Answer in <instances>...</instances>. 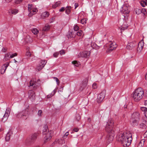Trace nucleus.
Segmentation results:
<instances>
[{"label": "nucleus", "instance_id": "obj_1", "mask_svg": "<svg viewBox=\"0 0 147 147\" xmlns=\"http://www.w3.org/2000/svg\"><path fill=\"white\" fill-rule=\"evenodd\" d=\"M117 139L123 144L124 146H128L131 144L132 140V134L129 132H123L117 136Z\"/></svg>", "mask_w": 147, "mask_h": 147}, {"label": "nucleus", "instance_id": "obj_2", "mask_svg": "<svg viewBox=\"0 0 147 147\" xmlns=\"http://www.w3.org/2000/svg\"><path fill=\"white\" fill-rule=\"evenodd\" d=\"M144 96L143 89L139 87L136 89L133 93L132 98L135 102H138L141 100Z\"/></svg>", "mask_w": 147, "mask_h": 147}, {"label": "nucleus", "instance_id": "obj_3", "mask_svg": "<svg viewBox=\"0 0 147 147\" xmlns=\"http://www.w3.org/2000/svg\"><path fill=\"white\" fill-rule=\"evenodd\" d=\"M29 114L28 109V108H26V109H25L18 112L16 114L17 118L20 119L22 118L24 119H26Z\"/></svg>", "mask_w": 147, "mask_h": 147}, {"label": "nucleus", "instance_id": "obj_4", "mask_svg": "<svg viewBox=\"0 0 147 147\" xmlns=\"http://www.w3.org/2000/svg\"><path fill=\"white\" fill-rule=\"evenodd\" d=\"M43 129L42 131V134L43 135H46V136L45 137V142H46L48 141L51 138L52 136V133H53V131H50L47 133V129H48L47 126L45 125L43 127Z\"/></svg>", "mask_w": 147, "mask_h": 147}, {"label": "nucleus", "instance_id": "obj_5", "mask_svg": "<svg viewBox=\"0 0 147 147\" xmlns=\"http://www.w3.org/2000/svg\"><path fill=\"white\" fill-rule=\"evenodd\" d=\"M114 123L113 120L111 119H109L105 127V130L107 132H113V131H115Z\"/></svg>", "mask_w": 147, "mask_h": 147}, {"label": "nucleus", "instance_id": "obj_6", "mask_svg": "<svg viewBox=\"0 0 147 147\" xmlns=\"http://www.w3.org/2000/svg\"><path fill=\"white\" fill-rule=\"evenodd\" d=\"M38 134L35 133L32 135L31 138L29 139H27L26 141V144L27 145H29L34 143L36 140Z\"/></svg>", "mask_w": 147, "mask_h": 147}, {"label": "nucleus", "instance_id": "obj_7", "mask_svg": "<svg viewBox=\"0 0 147 147\" xmlns=\"http://www.w3.org/2000/svg\"><path fill=\"white\" fill-rule=\"evenodd\" d=\"M107 132L108 134L107 135L106 140L108 142L110 143L113 140L114 137L115 136V131H113V132Z\"/></svg>", "mask_w": 147, "mask_h": 147}, {"label": "nucleus", "instance_id": "obj_8", "mask_svg": "<svg viewBox=\"0 0 147 147\" xmlns=\"http://www.w3.org/2000/svg\"><path fill=\"white\" fill-rule=\"evenodd\" d=\"M106 93V90L104 89L102 92L98 95L96 101L98 103L102 102L104 98Z\"/></svg>", "mask_w": 147, "mask_h": 147}, {"label": "nucleus", "instance_id": "obj_9", "mask_svg": "<svg viewBox=\"0 0 147 147\" xmlns=\"http://www.w3.org/2000/svg\"><path fill=\"white\" fill-rule=\"evenodd\" d=\"M137 44L138 43L135 41L128 42L126 46V48L128 50L133 49L137 45Z\"/></svg>", "mask_w": 147, "mask_h": 147}, {"label": "nucleus", "instance_id": "obj_10", "mask_svg": "<svg viewBox=\"0 0 147 147\" xmlns=\"http://www.w3.org/2000/svg\"><path fill=\"white\" fill-rule=\"evenodd\" d=\"M120 11L122 13L127 15L129 13L130 10L126 5H124L122 7L121 9H120Z\"/></svg>", "mask_w": 147, "mask_h": 147}, {"label": "nucleus", "instance_id": "obj_11", "mask_svg": "<svg viewBox=\"0 0 147 147\" xmlns=\"http://www.w3.org/2000/svg\"><path fill=\"white\" fill-rule=\"evenodd\" d=\"M117 46L115 42L111 43L108 49L107 52V53H110L113 50L115 49Z\"/></svg>", "mask_w": 147, "mask_h": 147}, {"label": "nucleus", "instance_id": "obj_12", "mask_svg": "<svg viewBox=\"0 0 147 147\" xmlns=\"http://www.w3.org/2000/svg\"><path fill=\"white\" fill-rule=\"evenodd\" d=\"M90 55V51H84L83 52H80L78 55L82 57L88 58L89 57Z\"/></svg>", "mask_w": 147, "mask_h": 147}, {"label": "nucleus", "instance_id": "obj_13", "mask_svg": "<svg viewBox=\"0 0 147 147\" xmlns=\"http://www.w3.org/2000/svg\"><path fill=\"white\" fill-rule=\"evenodd\" d=\"M29 97L32 99V100L35 99V95L34 92L32 90H30L28 92Z\"/></svg>", "mask_w": 147, "mask_h": 147}, {"label": "nucleus", "instance_id": "obj_14", "mask_svg": "<svg viewBox=\"0 0 147 147\" xmlns=\"http://www.w3.org/2000/svg\"><path fill=\"white\" fill-rule=\"evenodd\" d=\"M9 65V63L8 62H6L5 64L3 65L1 69V74H3L5 73L6 69Z\"/></svg>", "mask_w": 147, "mask_h": 147}, {"label": "nucleus", "instance_id": "obj_15", "mask_svg": "<svg viewBox=\"0 0 147 147\" xmlns=\"http://www.w3.org/2000/svg\"><path fill=\"white\" fill-rule=\"evenodd\" d=\"M131 118L139 120L140 118V113L138 112H136L133 113L132 115Z\"/></svg>", "mask_w": 147, "mask_h": 147}, {"label": "nucleus", "instance_id": "obj_16", "mask_svg": "<svg viewBox=\"0 0 147 147\" xmlns=\"http://www.w3.org/2000/svg\"><path fill=\"white\" fill-rule=\"evenodd\" d=\"M29 84V86H33L34 90H36L37 88V86L36 85V82L34 80H31Z\"/></svg>", "mask_w": 147, "mask_h": 147}, {"label": "nucleus", "instance_id": "obj_17", "mask_svg": "<svg viewBox=\"0 0 147 147\" xmlns=\"http://www.w3.org/2000/svg\"><path fill=\"white\" fill-rule=\"evenodd\" d=\"M138 120L134 119V118H131L130 119V121L132 125L134 126L136 125H138Z\"/></svg>", "mask_w": 147, "mask_h": 147}, {"label": "nucleus", "instance_id": "obj_18", "mask_svg": "<svg viewBox=\"0 0 147 147\" xmlns=\"http://www.w3.org/2000/svg\"><path fill=\"white\" fill-rule=\"evenodd\" d=\"M87 83L86 81H83L82 83L80 84V87L79 90L81 91L83 90L86 86Z\"/></svg>", "mask_w": 147, "mask_h": 147}, {"label": "nucleus", "instance_id": "obj_19", "mask_svg": "<svg viewBox=\"0 0 147 147\" xmlns=\"http://www.w3.org/2000/svg\"><path fill=\"white\" fill-rule=\"evenodd\" d=\"M143 47V45L142 44L141 42H139L137 49V51L138 52L140 53L142 50Z\"/></svg>", "mask_w": 147, "mask_h": 147}, {"label": "nucleus", "instance_id": "obj_20", "mask_svg": "<svg viewBox=\"0 0 147 147\" xmlns=\"http://www.w3.org/2000/svg\"><path fill=\"white\" fill-rule=\"evenodd\" d=\"M55 142L59 144H62L65 143V140L63 139L62 138L58 139H56Z\"/></svg>", "mask_w": 147, "mask_h": 147}, {"label": "nucleus", "instance_id": "obj_21", "mask_svg": "<svg viewBox=\"0 0 147 147\" xmlns=\"http://www.w3.org/2000/svg\"><path fill=\"white\" fill-rule=\"evenodd\" d=\"M75 32H71L69 31V34L67 35V37L68 38H72L74 37L75 36Z\"/></svg>", "mask_w": 147, "mask_h": 147}, {"label": "nucleus", "instance_id": "obj_22", "mask_svg": "<svg viewBox=\"0 0 147 147\" xmlns=\"http://www.w3.org/2000/svg\"><path fill=\"white\" fill-rule=\"evenodd\" d=\"M71 6H67L65 7V13L67 14H69L71 12Z\"/></svg>", "mask_w": 147, "mask_h": 147}, {"label": "nucleus", "instance_id": "obj_23", "mask_svg": "<svg viewBox=\"0 0 147 147\" xmlns=\"http://www.w3.org/2000/svg\"><path fill=\"white\" fill-rule=\"evenodd\" d=\"M49 15V13L45 11L41 15V18L44 19L45 18L48 17Z\"/></svg>", "mask_w": 147, "mask_h": 147}, {"label": "nucleus", "instance_id": "obj_24", "mask_svg": "<svg viewBox=\"0 0 147 147\" xmlns=\"http://www.w3.org/2000/svg\"><path fill=\"white\" fill-rule=\"evenodd\" d=\"M51 26L48 24H46L42 29V30L44 31H47L50 29Z\"/></svg>", "mask_w": 147, "mask_h": 147}, {"label": "nucleus", "instance_id": "obj_25", "mask_svg": "<svg viewBox=\"0 0 147 147\" xmlns=\"http://www.w3.org/2000/svg\"><path fill=\"white\" fill-rule=\"evenodd\" d=\"M12 134V133L11 132V131H10L8 132L6 134L5 137V140L6 141H8L9 140L10 138L11 134Z\"/></svg>", "mask_w": 147, "mask_h": 147}, {"label": "nucleus", "instance_id": "obj_26", "mask_svg": "<svg viewBox=\"0 0 147 147\" xmlns=\"http://www.w3.org/2000/svg\"><path fill=\"white\" fill-rule=\"evenodd\" d=\"M139 128L140 129L144 130L146 129V126L143 123H141L139 124Z\"/></svg>", "mask_w": 147, "mask_h": 147}, {"label": "nucleus", "instance_id": "obj_27", "mask_svg": "<svg viewBox=\"0 0 147 147\" xmlns=\"http://www.w3.org/2000/svg\"><path fill=\"white\" fill-rule=\"evenodd\" d=\"M145 140L144 139L142 140L139 143L138 147H143L144 145Z\"/></svg>", "mask_w": 147, "mask_h": 147}, {"label": "nucleus", "instance_id": "obj_28", "mask_svg": "<svg viewBox=\"0 0 147 147\" xmlns=\"http://www.w3.org/2000/svg\"><path fill=\"white\" fill-rule=\"evenodd\" d=\"M9 115L4 114L3 118H2V121L3 122H5L7 119Z\"/></svg>", "mask_w": 147, "mask_h": 147}, {"label": "nucleus", "instance_id": "obj_29", "mask_svg": "<svg viewBox=\"0 0 147 147\" xmlns=\"http://www.w3.org/2000/svg\"><path fill=\"white\" fill-rule=\"evenodd\" d=\"M61 3V1H57L55 3V4H54L52 5V7L53 8H55L59 6H60Z\"/></svg>", "mask_w": 147, "mask_h": 147}, {"label": "nucleus", "instance_id": "obj_30", "mask_svg": "<svg viewBox=\"0 0 147 147\" xmlns=\"http://www.w3.org/2000/svg\"><path fill=\"white\" fill-rule=\"evenodd\" d=\"M72 63L74 65L77 67L79 66L80 65V62L76 61H73Z\"/></svg>", "mask_w": 147, "mask_h": 147}, {"label": "nucleus", "instance_id": "obj_31", "mask_svg": "<svg viewBox=\"0 0 147 147\" xmlns=\"http://www.w3.org/2000/svg\"><path fill=\"white\" fill-rule=\"evenodd\" d=\"M47 62V61L45 60H41L39 64L41 66H43V67H44Z\"/></svg>", "mask_w": 147, "mask_h": 147}, {"label": "nucleus", "instance_id": "obj_32", "mask_svg": "<svg viewBox=\"0 0 147 147\" xmlns=\"http://www.w3.org/2000/svg\"><path fill=\"white\" fill-rule=\"evenodd\" d=\"M32 31L34 34H37L38 33V30L36 28L33 29L32 30Z\"/></svg>", "mask_w": 147, "mask_h": 147}, {"label": "nucleus", "instance_id": "obj_33", "mask_svg": "<svg viewBox=\"0 0 147 147\" xmlns=\"http://www.w3.org/2000/svg\"><path fill=\"white\" fill-rule=\"evenodd\" d=\"M43 66H41L39 64L36 67V71H39L40 70H41L44 67Z\"/></svg>", "mask_w": 147, "mask_h": 147}, {"label": "nucleus", "instance_id": "obj_34", "mask_svg": "<svg viewBox=\"0 0 147 147\" xmlns=\"http://www.w3.org/2000/svg\"><path fill=\"white\" fill-rule=\"evenodd\" d=\"M18 10L14 9L13 10H11L9 11V12L10 13V12L13 14H16L17 13H18Z\"/></svg>", "mask_w": 147, "mask_h": 147}, {"label": "nucleus", "instance_id": "obj_35", "mask_svg": "<svg viewBox=\"0 0 147 147\" xmlns=\"http://www.w3.org/2000/svg\"><path fill=\"white\" fill-rule=\"evenodd\" d=\"M81 117L79 114L77 115L74 119V121L78 122L80 119Z\"/></svg>", "mask_w": 147, "mask_h": 147}, {"label": "nucleus", "instance_id": "obj_36", "mask_svg": "<svg viewBox=\"0 0 147 147\" xmlns=\"http://www.w3.org/2000/svg\"><path fill=\"white\" fill-rule=\"evenodd\" d=\"M11 52H10L9 53H6L5 55V60L6 61L8 59H9V58H10V57H9V55H10L11 54Z\"/></svg>", "mask_w": 147, "mask_h": 147}, {"label": "nucleus", "instance_id": "obj_37", "mask_svg": "<svg viewBox=\"0 0 147 147\" xmlns=\"http://www.w3.org/2000/svg\"><path fill=\"white\" fill-rule=\"evenodd\" d=\"M10 111V109L9 108H7L5 112V114L8 115L9 116Z\"/></svg>", "mask_w": 147, "mask_h": 147}, {"label": "nucleus", "instance_id": "obj_38", "mask_svg": "<svg viewBox=\"0 0 147 147\" xmlns=\"http://www.w3.org/2000/svg\"><path fill=\"white\" fill-rule=\"evenodd\" d=\"M56 92V91L55 90H54L52 92V93L50 95H48L47 96V98H49L52 96L54 94H55Z\"/></svg>", "mask_w": 147, "mask_h": 147}, {"label": "nucleus", "instance_id": "obj_39", "mask_svg": "<svg viewBox=\"0 0 147 147\" xmlns=\"http://www.w3.org/2000/svg\"><path fill=\"white\" fill-rule=\"evenodd\" d=\"M75 35L77 34L78 36H81L82 34V32L81 30H80L77 32H75Z\"/></svg>", "mask_w": 147, "mask_h": 147}, {"label": "nucleus", "instance_id": "obj_40", "mask_svg": "<svg viewBox=\"0 0 147 147\" xmlns=\"http://www.w3.org/2000/svg\"><path fill=\"white\" fill-rule=\"evenodd\" d=\"M69 135V132H66L65 134V135L62 137V138L63 139H66L67 137V136Z\"/></svg>", "mask_w": 147, "mask_h": 147}, {"label": "nucleus", "instance_id": "obj_41", "mask_svg": "<svg viewBox=\"0 0 147 147\" xmlns=\"http://www.w3.org/2000/svg\"><path fill=\"white\" fill-rule=\"evenodd\" d=\"M31 53L28 50V51H27L26 53V56H27L28 57H30L31 56Z\"/></svg>", "mask_w": 147, "mask_h": 147}, {"label": "nucleus", "instance_id": "obj_42", "mask_svg": "<svg viewBox=\"0 0 147 147\" xmlns=\"http://www.w3.org/2000/svg\"><path fill=\"white\" fill-rule=\"evenodd\" d=\"M32 4H28V10L29 11H31L32 10V9H33L32 8Z\"/></svg>", "mask_w": 147, "mask_h": 147}, {"label": "nucleus", "instance_id": "obj_43", "mask_svg": "<svg viewBox=\"0 0 147 147\" xmlns=\"http://www.w3.org/2000/svg\"><path fill=\"white\" fill-rule=\"evenodd\" d=\"M142 12L141 9H136V13L137 14H139L141 13Z\"/></svg>", "mask_w": 147, "mask_h": 147}, {"label": "nucleus", "instance_id": "obj_44", "mask_svg": "<svg viewBox=\"0 0 147 147\" xmlns=\"http://www.w3.org/2000/svg\"><path fill=\"white\" fill-rule=\"evenodd\" d=\"M141 11H142L141 13H143L144 15H145L146 14L147 12L146 11V10L145 9L143 8L141 9Z\"/></svg>", "mask_w": 147, "mask_h": 147}, {"label": "nucleus", "instance_id": "obj_45", "mask_svg": "<svg viewBox=\"0 0 147 147\" xmlns=\"http://www.w3.org/2000/svg\"><path fill=\"white\" fill-rule=\"evenodd\" d=\"M141 109L142 111H144V113H145V111H147V108L146 107H141Z\"/></svg>", "mask_w": 147, "mask_h": 147}, {"label": "nucleus", "instance_id": "obj_46", "mask_svg": "<svg viewBox=\"0 0 147 147\" xmlns=\"http://www.w3.org/2000/svg\"><path fill=\"white\" fill-rule=\"evenodd\" d=\"M81 23L82 24H84L86 23V20L85 19H82L81 20Z\"/></svg>", "mask_w": 147, "mask_h": 147}, {"label": "nucleus", "instance_id": "obj_47", "mask_svg": "<svg viewBox=\"0 0 147 147\" xmlns=\"http://www.w3.org/2000/svg\"><path fill=\"white\" fill-rule=\"evenodd\" d=\"M79 29V27L77 25L75 26L74 28V30L75 31H78Z\"/></svg>", "mask_w": 147, "mask_h": 147}, {"label": "nucleus", "instance_id": "obj_48", "mask_svg": "<svg viewBox=\"0 0 147 147\" xmlns=\"http://www.w3.org/2000/svg\"><path fill=\"white\" fill-rule=\"evenodd\" d=\"M59 55V53L57 52L53 54V56L55 57H57Z\"/></svg>", "mask_w": 147, "mask_h": 147}, {"label": "nucleus", "instance_id": "obj_49", "mask_svg": "<svg viewBox=\"0 0 147 147\" xmlns=\"http://www.w3.org/2000/svg\"><path fill=\"white\" fill-rule=\"evenodd\" d=\"M32 10L31 11H32V13H34V14L38 11L36 9H32Z\"/></svg>", "mask_w": 147, "mask_h": 147}, {"label": "nucleus", "instance_id": "obj_50", "mask_svg": "<svg viewBox=\"0 0 147 147\" xmlns=\"http://www.w3.org/2000/svg\"><path fill=\"white\" fill-rule=\"evenodd\" d=\"M22 0H15V3L17 4H20L21 3Z\"/></svg>", "mask_w": 147, "mask_h": 147}, {"label": "nucleus", "instance_id": "obj_51", "mask_svg": "<svg viewBox=\"0 0 147 147\" xmlns=\"http://www.w3.org/2000/svg\"><path fill=\"white\" fill-rule=\"evenodd\" d=\"M29 36H27L26 37V38L25 39V40L26 41V42L28 43L30 42V41L29 40V39H28V38H30Z\"/></svg>", "mask_w": 147, "mask_h": 147}, {"label": "nucleus", "instance_id": "obj_52", "mask_svg": "<svg viewBox=\"0 0 147 147\" xmlns=\"http://www.w3.org/2000/svg\"><path fill=\"white\" fill-rule=\"evenodd\" d=\"M42 110H39L38 111V114L39 116H41L42 114Z\"/></svg>", "mask_w": 147, "mask_h": 147}, {"label": "nucleus", "instance_id": "obj_53", "mask_svg": "<svg viewBox=\"0 0 147 147\" xmlns=\"http://www.w3.org/2000/svg\"><path fill=\"white\" fill-rule=\"evenodd\" d=\"M17 55V53H15L14 54L10 55V58H11L15 56H16Z\"/></svg>", "mask_w": 147, "mask_h": 147}, {"label": "nucleus", "instance_id": "obj_54", "mask_svg": "<svg viewBox=\"0 0 147 147\" xmlns=\"http://www.w3.org/2000/svg\"><path fill=\"white\" fill-rule=\"evenodd\" d=\"M141 5L143 7H144L146 5V3L144 1H141Z\"/></svg>", "mask_w": 147, "mask_h": 147}, {"label": "nucleus", "instance_id": "obj_55", "mask_svg": "<svg viewBox=\"0 0 147 147\" xmlns=\"http://www.w3.org/2000/svg\"><path fill=\"white\" fill-rule=\"evenodd\" d=\"M65 52L64 50H61L60 51V55H62L65 54Z\"/></svg>", "mask_w": 147, "mask_h": 147}, {"label": "nucleus", "instance_id": "obj_56", "mask_svg": "<svg viewBox=\"0 0 147 147\" xmlns=\"http://www.w3.org/2000/svg\"><path fill=\"white\" fill-rule=\"evenodd\" d=\"M65 7H62L59 10V11L60 12H63L65 10Z\"/></svg>", "mask_w": 147, "mask_h": 147}, {"label": "nucleus", "instance_id": "obj_57", "mask_svg": "<svg viewBox=\"0 0 147 147\" xmlns=\"http://www.w3.org/2000/svg\"><path fill=\"white\" fill-rule=\"evenodd\" d=\"M92 87L94 89H96L97 88V84L96 83H94L93 84Z\"/></svg>", "mask_w": 147, "mask_h": 147}, {"label": "nucleus", "instance_id": "obj_58", "mask_svg": "<svg viewBox=\"0 0 147 147\" xmlns=\"http://www.w3.org/2000/svg\"><path fill=\"white\" fill-rule=\"evenodd\" d=\"M73 131L75 132H77L79 131V129L78 128H75L73 129Z\"/></svg>", "mask_w": 147, "mask_h": 147}, {"label": "nucleus", "instance_id": "obj_59", "mask_svg": "<svg viewBox=\"0 0 147 147\" xmlns=\"http://www.w3.org/2000/svg\"><path fill=\"white\" fill-rule=\"evenodd\" d=\"M30 13H29V14H28V16H29V17H31L33 15H34V13H32V11H30Z\"/></svg>", "mask_w": 147, "mask_h": 147}, {"label": "nucleus", "instance_id": "obj_60", "mask_svg": "<svg viewBox=\"0 0 147 147\" xmlns=\"http://www.w3.org/2000/svg\"><path fill=\"white\" fill-rule=\"evenodd\" d=\"M74 5H75V9H76L79 6L78 4V3H75Z\"/></svg>", "mask_w": 147, "mask_h": 147}, {"label": "nucleus", "instance_id": "obj_61", "mask_svg": "<svg viewBox=\"0 0 147 147\" xmlns=\"http://www.w3.org/2000/svg\"><path fill=\"white\" fill-rule=\"evenodd\" d=\"M56 81L57 82V84L58 85L60 83V82L59 80L58 79H57V80H56Z\"/></svg>", "mask_w": 147, "mask_h": 147}, {"label": "nucleus", "instance_id": "obj_62", "mask_svg": "<svg viewBox=\"0 0 147 147\" xmlns=\"http://www.w3.org/2000/svg\"><path fill=\"white\" fill-rule=\"evenodd\" d=\"M12 0H5L6 1L7 3H9Z\"/></svg>", "mask_w": 147, "mask_h": 147}, {"label": "nucleus", "instance_id": "obj_63", "mask_svg": "<svg viewBox=\"0 0 147 147\" xmlns=\"http://www.w3.org/2000/svg\"><path fill=\"white\" fill-rule=\"evenodd\" d=\"M90 43H91V42H90L88 44H87V45L89 46V47H90L91 46Z\"/></svg>", "mask_w": 147, "mask_h": 147}, {"label": "nucleus", "instance_id": "obj_64", "mask_svg": "<svg viewBox=\"0 0 147 147\" xmlns=\"http://www.w3.org/2000/svg\"><path fill=\"white\" fill-rule=\"evenodd\" d=\"M145 79L147 80V73L145 75Z\"/></svg>", "mask_w": 147, "mask_h": 147}]
</instances>
